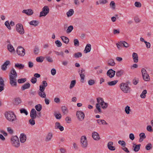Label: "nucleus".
Here are the masks:
<instances>
[{
    "label": "nucleus",
    "instance_id": "393cba45",
    "mask_svg": "<svg viewBox=\"0 0 153 153\" xmlns=\"http://www.w3.org/2000/svg\"><path fill=\"white\" fill-rule=\"evenodd\" d=\"M133 145V147L134 148V151L135 152H137L139 151L140 149L141 145L139 144L136 145L135 144H134Z\"/></svg>",
    "mask_w": 153,
    "mask_h": 153
},
{
    "label": "nucleus",
    "instance_id": "58836bf2",
    "mask_svg": "<svg viewBox=\"0 0 153 153\" xmlns=\"http://www.w3.org/2000/svg\"><path fill=\"white\" fill-rule=\"evenodd\" d=\"M152 144L150 143H149L146 146L145 148L147 150H149L152 148Z\"/></svg>",
    "mask_w": 153,
    "mask_h": 153
},
{
    "label": "nucleus",
    "instance_id": "8fccbe9b",
    "mask_svg": "<svg viewBox=\"0 0 153 153\" xmlns=\"http://www.w3.org/2000/svg\"><path fill=\"white\" fill-rule=\"evenodd\" d=\"M20 112L21 114L24 113L26 115L28 114V112L27 110L24 108H22L20 110Z\"/></svg>",
    "mask_w": 153,
    "mask_h": 153
},
{
    "label": "nucleus",
    "instance_id": "3c124183",
    "mask_svg": "<svg viewBox=\"0 0 153 153\" xmlns=\"http://www.w3.org/2000/svg\"><path fill=\"white\" fill-rule=\"evenodd\" d=\"M45 58L47 61L49 62H53V60L52 58L49 56H46Z\"/></svg>",
    "mask_w": 153,
    "mask_h": 153
},
{
    "label": "nucleus",
    "instance_id": "5701e85b",
    "mask_svg": "<svg viewBox=\"0 0 153 153\" xmlns=\"http://www.w3.org/2000/svg\"><path fill=\"white\" fill-rule=\"evenodd\" d=\"M26 139V136L25 134L22 133L21 134L20 137V139L21 143H23L25 142Z\"/></svg>",
    "mask_w": 153,
    "mask_h": 153
},
{
    "label": "nucleus",
    "instance_id": "680f3d73",
    "mask_svg": "<svg viewBox=\"0 0 153 153\" xmlns=\"http://www.w3.org/2000/svg\"><path fill=\"white\" fill-rule=\"evenodd\" d=\"M139 79L138 78H134L133 80V83L134 85H137Z\"/></svg>",
    "mask_w": 153,
    "mask_h": 153
},
{
    "label": "nucleus",
    "instance_id": "c03bdc74",
    "mask_svg": "<svg viewBox=\"0 0 153 153\" xmlns=\"http://www.w3.org/2000/svg\"><path fill=\"white\" fill-rule=\"evenodd\" d=\"M74 56L75 58H79L81 57L82 56V53L79 52L78 53H75L74 54Z\"/></svg>",
    "mask_w": 153,
    "mask_h": 153
},
{
    "label": "nucleus",
    "instance_id": "a211bd4d",
    "mask_svg": "<svg viewBox=\"0 0 153 153\" xmlns=\"http://www.w3.org/2000/svg\"><path fill=\"white\" fill-rule=\"evenodd\" d=\"M113 143L112 142H109L108 143L107 146L108 148L111 150L114 151L115 149V146H113Z\"/></svg>",
    "mask_w": 153,
    "mask_h": 153
},
{
    "label": "nucleus",
    "instance_id": "1a4fd4ad",
    "mask_svg": "<svg viewBox=\"0 0 153 153\" xmlns=\"http://www.w3.org/2000/svg\"><path fill=\"white\" fill-rule=\"evenodd\" d=\"M16 30L20 34L23 35L25 33L23 25L21 24H18L16 25Z\"/></svg>",
    "mask_w": 153,
    "mask_h": 153
},
{
    "label": "nucleus",
    "instance_id": "c756f323",
    "mask_svg": "<svg viewBox=\"0 0 153 153\" xmlns=\"http://www.w3.org/2000/svg\"><path fill=\"white\" fill-rule=\"evenodd\" d=\"M108 64L109 66H114L115 64L114 60L113 59H110L108 61Z\"/></svg>",
    "mask_w": 153,
    "mask_h": 153
},
{
    "label": "nucleus",
    "instance_id": "cd10ccee",
    "mask_svg": "<svg viewBox=\"0 0 153 153\" xmlns=\"http://www.w3.org/2000/svg\"><path fill=\"white\" fill-rule=\"evenodd\" d=\"M97 123L99 125H107L108 123L103 120L98 119L97 120Z\"/></svg>",
    "mask_w": 153,
    "mask_h": 153
},
{
    "label": "nucleus",
    "instance_id": "9d476101",
    "mask_svg": "<svg viewBox=\"0 0 153 153\" xmlns=\"http://www.w3.org/2000/svg\"><path fill=\"white\" fill-rule=\"evenodd\" d=\"M16 52L18 55L20 56H24L25 54V50L21 46H19L17 48Z\"/></svg>",
    "mask_w": 153,
    "mask_h": 153
},
{
    "label": "nucleus",
    "instance_id": "b1692460",
    "mask_svg": "<svg viewBox=\"0 0 153 153\" xmlns=\"http://www.w3.org/2000/svg\"><path fill=\"white\" fill-rule=\"evenodd\" d=\"M14 67L16 68H18L19 69H23L25 67V65L22 64L16 63L15 64Z\"/></svg>",
    "mask_w": 153,
    "mask_h": 153
},
{
    "label": "nucleus",
    "instance_id": "e433bc0d",
    "mask_svg": "<svg viewBox=\"0 0 153 153\" xmlns=\"http://www.w3.org/2000/svg\"><path fill=\"white\" fill-rule=\"evenodd\" d=\"M73 27L72 25L69 26L67 29L66 32L67 33H70L73 29Z\"/></svg>",
    "mask_w": 153,
    "mask_h": 153
},
{
    "label": "nucleus",
    "instance_id": "412c9836",
    "mask_svg": "<svg viewBox=\"0 0 153 153\" xmlns=\"http://www.w3.org/2000/svg\"><path fill=\"white\" fill-rule=\"evenodd\" d=\"M53 137V134L52 133L49 132L48 133L46 136L45 141L46 142H48L51 140Z\"/></svg>",
    "mask_w": 153,
    "mask_h": 153
},
{
    "label": "nucleus",
    "instance_id": "72a5a7b5",
    "mask_svg": "<svg viewBox=\"0 0 153 153\" xmlns=\"http://www.w3.org/2000/svg\"><path fill=\"white\" fill-rule=\"evenodd\" d=\"M7 48L9 51L10 52L15 51V49L13 46L11 44H9L7 45Z\"/></svg>",
    "mask_w": 153,
    "mask_h": 153
},
{
    "label": "nucleus",
    "instance_id": "0e129e2a",
    "mask_svg": "<svg viewBox=\"0 0 153 153\" xmlns=\"http://www.w3.org/2000/svg\"><path fill=\"white\" fill-rule=\"evenodd\" d=\"M134 5L137 7H140L141 6V4L140 2H135Z\"/></svg>",
    "mask_w": 153,
    "mask_h": 153
},
{
    "label": "nucleus",
    "instance_id": "2f4dec72",
    "mask_svg": "<svg viewBox=\"0 0 153 153\" xmlns=\"http://www.w3.org/2000/svg\"><path fill=\"white\" fill-rule=\"evenodd\" d=\"M38 95L41 97L45 98L46 97V95L45 92H38Z\"/></svg>",
    "mask_w": 153,
    "mask_h": 153
},
{
    "label": "nucleus",
    "instance_id": "4d7b16f0",
    "mask_svg": "<svg viewBox=\"0 0 153 153\" xmlns=\"http://www.w3.org/2000/svg\"><path fill=\"white\" fill-rule=\"evenodd\" d=\"M118 143L119 144L122 146L123 147L125 146L126 145L125 142L123 140H119L118 142Z\"/></svg>",
    "mask_w": 153,
    "mask_h": 153
},
{
    "label": "nucleus",
    "instance_id": "dca6fc26",
    "mask_svg": "<svg viewBox=\"0 0 153 153\" xmlns=\"http://www.w3.org/2000/svg\"><path fill=\"white\" fill-rule=\"evenodd\" d=\"M10 64L9 61H6L1 66V69L2 70L5 71L7 68V66Z\"/></svg>",
    "mask_w": 153,
    "mask_h": 153
},
{
    "label": "nucleus",
    "instance_id": "423d86ee",
    "mask_svg": "<svg viewBox=\"0 0 153 153\" xmlns=\"http://www.w3.org/2000/svg\"><path fill=\"white\" fill-rule=\"evenodd\" d=\"M97 101L98 102L96 104V107L97 109L98 110V112H101V110L100 108V105L102 103H104V102L102 98L98 97L97 98Z\"/></svg>",
    "mask_w": 153,
    "mask_h": 153
},
{
    "label": "nucleus",
    "instance_id": "bf43d9fd",
    "mask_svg": "<svg viewBox=\"0 0 153 153\" xmlns=\"http://www.w3.org/2000/svg\"><path fill=\"white\" fill-rule=\"evenodd\" d=\"M74 45L76 46H78L79 45V42L77 39H75L74 40Z\"/></svg>",
    "mask_w": 153,
    "mask_h": 153
},
{
    "label": "nucleus",
    "instance_id": "7ed1b4c3",
    "mask_svg": "<svg viewBox=\"0 0 153 153\" xmlns=\"http://www.w3.org/2000/svg\"><path fill=\"white\" fill-rule=\"evenodd\" d=\"M120 87L121 90L124 93H127L130 92L131 88L126 83H121L120 85Z\"/></svg>",
    "mask_w": 153,
    "mask_h": 153
},
{
    "label": "nucleus",
    "instance_id": "f8f14e48",
    "mask_svg": "<svg viewBox=\"0 0 153 153\" xmlns=\"http://www.w3.org/2000/svg\"><path fill=\"white\" fill-rule=\"evenodd\" d=\"M115 72V71L111 69H110L107 71V74L109 77L111 78L114 77Z\"/></svg>",
    "mask_w": 153,
    "mask_h": 153
},
{
    "label": "nucleus",
    "instance_id": "6ab92c4d",
    "mask_svg": "<svg viewBox=\"0 0 153 153\" xmlns=\"http://www.w3.org/2000/svg\"><path fill=\"white\" fill-rule=\"evenodd\" d=\"M37 116L36 112L34 108L31 110L30 112V117L31 118H36Z\"/></svg>",
    "mask_w": 153,
    "mask_h": 153
},
{
    "label": "nucleus",
    "instance_id": "9b49d317",
    "mask_svg": "<svg viewBox=\"0 0 153 153\" xmlns=\"http://www.w3.org/2000/svg\"><path fill=\"white\" fill-rule=\"evenodd\" d=\"M78 119L80 121H82L84 119L85 114L84 113L81 111H77L76 114Z\"/></svg>",
    "mask_w": 153,
    "mask_h": 153
},
{
    "label": "nucleus",
    "instance_id": "a18cd8bd",
    "mask_svg": "<svg viewBox=\"0 0 153 153\" xmlns=\"http://www.w3.org/2000/svg\"><path fill=\"white\" fill-rule=\"evenodd\" d=\"M35 118H31L29 121V123L32 126H33L35 124V121L34 119Z\"/></svg>",
    "mask_w": 153,
    "mask_h": 153
},
{
    "label": "nucleus",
    "instance_id": "f3484780",
    "mask_svg": "<svg viewBox=\"0 0 153 153\" xmlns=\"http://www.w3.org/2000/svg\"><path fill=\"white\" fill-rule=\"evenodd\" d=\"M55 128L56 129H59L61 131H63L64 129V127L60 125L59 122L56 123Z\"/></svg>",
    "mask_w": 153,
    "mask_h": 153
},
{
    "label": "nucleus",
    "instance_id": "ea45409f",
    "mask_svg": "<svg viewBox=\"0 0 153 153\" xmlns=\"http://www.w3.org/2000/svg\"><path fill=\"white\" fill-rule=\"evenodd\" d=\"M147 93V91L146 90H144L140 95V97L142 98H145L146 97V94Z\"/></svg>",
    "mask_w": 153,
    "mask_h": 153
},
{
    "label": "nucleus",
    "instance_id": "0eeeda50",
    "mask_svg": "<svg viewBox=\"0 0 153 153\" xmlns=\"http://www.w3.org/2000/svg\"><path fill=\"white\" fill-rule=\"evenodd\" d=\"M141 72L143 79L146 81H149L150 80V77L147 73L146 70L144 68L141 69Z\"/></svg>",
    "mask_w": 153,
    "mask_h": 153
},
{
    "label": "nucleus",
    "instance_id": "603ef678",
    "mask_svg": "<svg viewBox=\"0 0 153 153\" xmlns=\"http://www.w3.org/2000/svg\"><path fill=\"white\" fill-rule=\"evenodd\" d=\"M110 6L111 8L114 10L115 8V3L114 1H111L110 3Z\"/></svg>",
    "mask_w": 153,
    "mask_h": 153
},
{
    "label": "nucleus",
    "instance_id": "37998d69",
    "mask_svg": "<svg viewBox=\"0 0 153 153\" xmlns=\"http://www.w3.org/2000/svg\"><path fill=\"white\" fill-rule=\"evenodd\" d=\"M35 108L36 110L38 111H41L42 108L41 105L39 104L36 105L35 106Z\"/></svg>",
    "mask_w": 153,
    "mask_h": 153
},
{
    "label": "nucleus",
    "instance_id": "69168bd1",
    "mask_svg": "<svg viewBox=\"0 0 153 153\" xmlns=\"http://www.w3.org/2000/svg\"><path fill=\"white\" fill-rule=\"evenodd\" d=\"M45 89V87L43 86L42 85L39 86V91L41 92H44V91Z\"/></svg>",
    "mask_w": 153,
    "mask_h": 153
},
{
    "label": "nucleus",
    "instance_id": "de8ad7c7",
    "mask_svg": "<svg viewBox=\"0 0 153 153\" xmlns=\"http://www.w3.org/2000/svg\"><path fill=\"white\" fill-rule=\"evenodd\" d=\"M27 80L26 78H21L18 80L17 81L19 83H22L25 82Z\"/></svg>",
    "mask_w": 153,
    "mask_h": 153
},
{
    "label": "nucleus",
    "instance_id": "864d4df0",
    "mask_svg": "<svg viewBox=\"0 0 153 153\" xmlns=\"http://www.w3.org/2000/svg\"><path fill=\"white\" fill-rule=\"evenodd\" d=\"M101 106L102 108L104 109L107 108L108 107V103L104 102V103H102L100 105Z\"/></svg>",
    "mask_w": 153,
    "mask_h": 153
},
{
    "label": "nucleus",
    "instance_id": "6e6d98bb",
    "mask_svg": "<svg viewBox=\"0 0 153 153\" xmlns=\"http://www.w3.org/2000/svg\"><path fill=\"white\" fill-rule=\"evenodd\" d=\"M36 61L38 62H42L43 61L42 57H37L36 58Z\"/></svg>",
    "mask_w": 153,
    "mask_h": 153
},
{
    "label": "nucleus",
    "instance_id": "f704fd0d",
    "mask_svg": "<svg viewBox=\"0 0 153 153\" xmlns=\"http://www.w3.org/2000/svg\"><path fill=\"white\" fill-rule=\"evenodd\" d=\"M124 73V71L123 70H120L117 71L116 73V76L118 77H120L122 76Z\"/></svg>",
    "mask_w": 153,
    "mask_h": 153
},
{
    "label": "nucleus",
    "instance_id": "aec40b11",
    "mask_svg": "<svg viewBox=\"0 0 153 153\" xmlns=\"http://www.w3.org/2000/svg\"><path fill=\"white\" fill-rule=\"evenodd\" d=\"M132 58L134 62L135 63H137L138 61V57L137 54L135 53H133L132 54Z\"/></svg>",
    "mask_w": 153,
    "mask_h": 153
},
{
    "label": "nucleus",
    "instance_id": "e2e57ef3",
    "mask_svg": "<svg viewBox=\"0 0 153 153\" xmlns=\"http://www.w3.org/2000/svg\"><path fill=\"white\" fill-rule=\"evenodd\" d=\"M30 81L32 83L34 84L36 82L37 79L35 77H33L31 79Z\"/></svg>",
    "mask_w": 153,
    "mask_h": 153
},
{
    "label": "nucleus",
    "instance_id": "7c9ffc66",
    "mask_svg": "<svg viewBox=\"0 0 153 153\" xmlns=\"http://www.w3.org/2000/svg\"><path fill=\"white\" fill-rule=\"evenodd\" d=\"M39 23V22L36 20H33L29 22V24L30 25H33L35 26H37Z\"/></svg>",
    "mask_w": 153,
    "mask_h": 153
},
{
    "label": "nucleus",
    "instance_id": "c85d7f7f",
    "mask_svg": "<svg viewBox=\"0 0 153 153\" xmlns=\"http://www.w3.org/2000/svg\"><path fill=\"white\" fill-rule=\"evenodd\" d=\"M61 38L63 42L65 43L68 44L69 42V40L68 37L62 36L61 37Z\"/></svg>",
    "mask_w": 153,
    "mask_h": 153
},
{
    "label": "nucleus",
    "instance_id": "a19ab883",
    "mask_svg": "<svg viewBox=\"0 0 153 153\" xmlns=\"http://www.w3.org/2000/svg\"><path fill=\"white\" fill-rule=\"evenodd\" d=\"M130 107L128 106H127L126 107L125 109V111L126 113L127 114H129L130 113V112L131 111Z\"/></svg>",
    "mask_w": 153,
    "mask_h": 153
},
{
    "label": "nucleus",
    "instance_id": "f257e3e1",
    "mask_svg": "<svg viewBox=\"0 0 153 153\" xmlns=\"http://www.w3.org/2000/svg\"><path fill=\"white\" fill-rule=\"evenodd\" d=\"M17 74L13 68L10 71L9 75V83L13 87H16L17 86Z\"/></svg>",
    "mask_w": 153,
    "mask_h": 153
},
{
    "label": "nucleus",
    "instance_id": "6e6552de",
    "mask_svg": "<svg viewBox=\"0 0 153 153\" xmlns=\"http://www.w3.org/2000/svg\"><path fill=\"white\" fill-rule=\"evenodd\" d=\"M49 9L48 6H44L42 9V11L40 13V17L45 16L49 13Z\"/></svg>",
    "mask_w": 153,
    "mask_h": 153
},
{
    "label": "nucleus",
    "instance_id": "f03ea898",
    "mask_svg": "<svg viewBox=\"0 0 153 153\" xmlns=\"http://www.w3.org/2000/svg\"><path fill=\"white\" fill-rule=\"evenodd\" d=\"M4 116L6 119L9 122H13L17 120V117L14 112L11 111L5 112Z\"/></svg>",
    "mask_w": 153,
    "mask_h": 153
},
{
    "label": "nucleus",
    "instance_id": "5fc2aeb1",
    "mask_svg": "<svg viewBox=\"0 0 153 153\" xmlns=\"http://www.w3.org/2000/svg\"><path fill=\"white\" fill-rule=\"evenodd\" d=\"M55 43L56 44V46L58 47H60L62 45V44L60 41L59 40H57L55 41Z\"/></svg>",
    "mask_w": 153,
    "mask_h": 153
},
{
    "label": "nucleus",
    "instance_id": "49530a36",
    "mask_svg": "<svg viewBox=\"0 0 153 153\" xmlns=\"http://www.w3.org/2000/svg\"><path fill=\"white\" fill-rule=\"evenodd\" d=\"M54 114L56 119H60L61 118L62 115L60 113L58 114L56 112H55Z\"/></svg>",
    "mask_w": 153,
    "mask_h": 153
},
{
    "label": "nucleus",
    "instance_id": "ddd939ff",
    "mask_svg": "<svg viewBox=\"0 0 153 153\" xmlns=\"http://www.w3.org/2000/svg\"><path fill=\"white\" fill-rule=\"evenodd\" d=\"M79 74L81 80L83 81L85 77V70L83 68H82L81 70H79Z\"/></svg>",
    "mask_w": 153,
    "mask_h": 153
},
{
    "label": "nucleus",
    "instance_id": "20e7f679",
    "mask_svg": "<svg viewBox=\"0 0 153 153\" xmlns=\"http://www.w3.org/2000/svg\"><path fill=\"white\" fill-rule=\"evenodd\" d=\"M11 142L13 146L16 148L20 146V142L18 137L16 136H12L11 139Z\"/></svg>",
    "mask_w": 153,
    "mask_h": 153
},
{
    "label": "nucleus",
    "instance_id": "2eb2a0df",
    "mask_svg": "<svg viewBox=\"0 0 153 153\" xmlns=\"http://www.w3.org/2000/svg\"><path fill=\"white\" fill-rule=\"evenodd\" d=\"M22 12L23 13L26 14L27 15H32L33 13V11L30 9L27 10H24L22 11Z\"/></svg>",
    "mask_w": 153,
    "mask_h": 153
},
{
    "label": "nucleus",
    "instance_id": "4468645a",
    "mask_svg": "<svg viewBox=\"0 0 153 153\" xmlns=\"http://www.w3.org/2000/svg\"><path fill=\"white\" fill-rule=\"evenodd\" d=\"M92 136L94 140H99L100 139L99 135L96 132H93L92 134Z\"/></svg>",
    "mask_w": 153,
    "mask_h": 153
},
{
    "label": "nucleus",
    "instance_id": "39448f33",
    "mask_svg": "<svg viewBox=\"0 0 153 153\" xmlns=\"http://www.w3.org/2000/svg\"><path fill=\"white\" fill-rule=\"evenodd\" d=\"M80 143L82 148L85 149L87 148L88 143L86 137L85 136L81 137L80 139Z\"/></svg>",
    "mask_w": 153,
    "mask_h": 153
},
{
    "label": "nucleus",
    "instance_id": "a878e982",
    "mask_svg": "<svg viewBox=\"0 0 153 153\" xmlns=\"http://www.w3.org/2000/svg\"><path fill=\"white\" fill-rule=\"evenodd\" d=\"M30 84L29 83H27L23 85L21 87L22 90H24L25 89H28L30 86Z\"/></svg>",
    "mask_w": 153,
    "mask_h": 153
},
{
    "label": "nucleus",
    "instance_id": "4c0bfd02",
    "mask_svg": "<svg viewBox=\"0 0 153 153\" xmlns=\"http://www.w3.org/2000/svg\"><path fill=\"white\" fill-rule=\"evenodd\" d=\"M62 110L64 114H67L68 113L67 108L65 106H62Z\"/></svg>",
    "mask_w": 153,
    "mask_h": 153
},
{
    "label": "nucleus",
    "instance_id": "c9c22d12",
    "mask_svg": "<svg viewBox=\"0 0 153 153\" xmlns=\"http://www.w3.org/2000/svg\"><path fill=\"white\" fill-rule=\"evenodd\" d=\"M74 13V10L72 9H71L66 14L68 17H69L73 15Z\"/></svg>",
    "mask_w": 153,
    "mask_h": 153
},
{
    "label": "nucleus",
    "instance_id": "774afa93",
    "mask_svg": "<svg viewBox=\"0 0 153 153\" xmlns=\"http://www.w3.org/2000/svg\"><path fill=\"white\" fill-rule=\"evenodd\" d=\"M130 139L132 140H133L135 138L134 134L132 133H131L129 135Z\"/></svg>",
    "mask_w": 153,
    "mask_h": 153
},
{
    "label": "nucleus",
    "instance_id": "473e14b6",
    "mask_svg": "<svg viewBox=\"0 0 153 153\" xmlns=\"http://www.w3.org/2000/svg\"><path fill=\"white\" fill-rule=\"evenodd\" d=\"M118 80H115L111 82H108V84L110 86L114 85L118 82Z\"/></svg>",
    "mask_w": 153,
    "mask_h": 153
},
{
    "label": "nucleus",
    "instance_id": "bb28decb",
    "mask_svg": "<svg viewBox=\"0 0 153 153\" xmlns=\"http://www.w3.org/2000/svg\"><path fill=\"white\" fill-rule=\"evenodd\" d=\"M139 136L140 137V138L139 140V141L140 142H142L143 140L145 139L146 137L145 133H140L139 135Z\"/></svg>",
    "mask_w": 153,
    "mask_h": 153
},
{
    "label": "nucleus",
    "instance_id": "09e8293b",
    "mask_svg": "<svg viewBox=\"0 0 153 153\" xmlns=\"http://www.w3.org/2000/svg\"><path fill=\"white\" fill-rule=\"evenodd\" d=\"M88 84L89 85H92L95 84V81L92 79H90L88 82Z\"/></svg>",
    "mask_w": 153,
    "mask_h": 153
},
{
    "label": "nucleus",
    "instance_id": "79ce46f5",
    "mask_svg": "<svg viewBox=\"0 0 153 153\" xmlns=\"http://www.w3.org/2000/svg\"><path fill=\"white\" fill-rule=\"evenodd\" d=\"M76 83V81L75 80H73L71 82V84L70 85V88L71 89L73 88L75 85Z\"/></svg>",
    "mask_w": 153,
    "mask_h": 153
},
{
    "label": "nucleus",
    "instance_id": "4be33fe9",
    "mask_svg": "<svg viewBox=\"0 0 153 153\" xmlns=\"http://www.w3.org/2000/svg\"><path fill=\"white\" fill-rule=\"evenodd\" d=\"M91 49V45L89 44H87L85 46L84 52L85 53H87L90 51Z\"/></svg>",
    "mask_w": 153,
    "mask_h": 153
},
{
    "label": "nucleus",
    "instance_id": "338daca9",
    "mask_svg": "<svg viewBox=\"0 0 153 153\" xmlns=\"http://www.w3.org/2000/svg\"><path fill=\"white\" fill-rule=\"evenodd\" d=\"M146 129L148 131L150 132H151L153 130L152 126L149 125L147 126Z\"/></svg>",
    "mask_w": 153,
    "mask_h": 153
},
{
    "label": "nucleus",
    "instance_id": "13d9d810",
    "mask_svg": "<svg viewBox=\"0 0 153 153\" xmlns=\"http://www.w3.org/2000/svg\"><path fill=\"white\" fill-rule=\"evenodd\" d=\"M5 25L9 30H10L11 29V27L8 21H7L5 22Z\"/></svg>",
    "mask_w": 153,
    "mask_h": 153
},
{
    "label": "nucleus",
    "instance_id": "052dcab7",
    "mask_svg": "<svg viewBox=\"0 0 153 153\" xmlns=\"http://www.w3.org/2000/svg\"><path fill=\"white\" fill-rule=\"evenodd\" d=\"M15 103L16 104H19L21 102V99L19 98H16L15 100Z\"/></svg>",
    "mask_w": 153,
    "mask_h": 153
}]
</instances>
